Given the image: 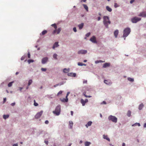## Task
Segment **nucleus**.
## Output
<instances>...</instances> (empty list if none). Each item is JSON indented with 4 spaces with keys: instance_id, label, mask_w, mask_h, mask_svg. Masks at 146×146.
I'll return each instance as SVG.
<instances>
[{
    "instance_id": "nucleus-1",
    "label": "nucleus",
    "mask_w": 146,
    "mask_h": 146,
    "mask_svg": "<svg viewBox=\"0 0 146 146\" xmlns=\"http://www.w3.org/2000/svg\"><path fill=\"white\" fill-rule=\"evenodd\" d=\"M103 22L104 25L107 28H108V25L111 23L109 17L107 16H104L103 17Z\"/></svg>"
},
{
    "instance_id": "nucleus-2",
    "label": "nucleus",
    "mask_w": 146,
    "mask_h": 146,
    "mask_svg": "<svg viewBox=\"0 0 146 146\" xmlns=\"http://www.w3.org/2000/svg\"><path fill=\"white\" fill-rule=\"evenodd\" d=\"M51 26L53 27L55 29L52 33L54 35L56 33L57 34H58L60 33L61 30V28H58L57 29V26L56 24H52Z\"/></svg>"
},
{
    "instance_id": "nucleus-3",
    "label": "nucleus",
    "mask_w": 146,
    "mask_h": 146,
    "mask_svg": "<svg viewBox=\"0 0 146 146\" xmlns=\"http://www.w3.org/2000/svg\"><path fill=\"white\" fill-rule=\"evenodd\" d=\"M130 32V29L129 28H127L124 30L123 37L125 38L124 39V40H125V37L128 36Z\"/></svg>"
},
{
    "instance_id": "nucleus-4",
    "label": "nucleus",
    "mask_w": 146,
    "mask_h": 146,
    "mask_svg": "<svg viewBox=\"0 0 146 146\" xmlns=\"http://www.w3.org/2000/svg\"><path fill=\"white\" fill-rule=\"evenodd\" d=\"M60 105H58L56 107L55 110L53 111V113L56 115H58L60 113Z\"/></svg>"
},
{
    "instance_id": "nucleus-5",
    "label": "nucleus",
    "mask_w": 146,
    "mask_h": 146,
    "mask_svg": "<svg viewBox=\"0 0 146 146\" xmlns=\"http://www.w3.org/2000/svg\"><path fill=\"white\" fill-rule=\"evenodd\" d=\"M141 19V18H139L137 17H135L131 19V21L133 23H136L140 21Z\"/></svg>"
},
{
    "instance_id": "nucleus-6",
    "label": "nucleus",
    "mask_w": 146,
    "mask_h": 146,
    "mask_svg": "<svg viewBox=\"0 0 146 146\" xmlns=\"http://www.w3.org/2000/svg\"><path fill=\"white\" fill-rule=\"evenodd\" d=\"M108 119L109 120H111L115 123H116L117 121V118L115 116L111 115H110L108 117Z\"/></svg>"
},
{
    "instance_id": "nucleus-7",
    "label": "nucleus",
    "mask_w": 146,
    "mask_h": 146,
    "mask_svg": "<svg viewBox=\"0 0 146 146\" xmlns=\"http://www.w3.org/2000/svg\"><path fill=\"white\" fill-rule=\"evenodd\" d=\"M43 111H41L40 112L36 114L35 115V117L36 119H38L41 116L42 113H43Z\"/></svg>"
},
{
    "instance_id": "nucleus-8",
    "label": "nucleus",
    "mask_w": 146,
    "mask_h": 146,
    "mask_svg": "<svg viewBox=\"0 0 146 146\" xmlns=\"http://www.w3.org/2000/svg\"><path fill=\"white\" fill-rule=\"evenodd\" d=\"M90 40L93 43H97L96 37L94 36H93L92 37L90 38Z\"/></svg>"
},
{
    "instance_id": "nucleus-9",
    "label": "nucleus",
    "mask_w": 146,
    "mask_h": 146,
    "mask_svg": "<svg viewBox=\"0 0 146 146\" xmlns=\"http://www.w3.org/2000/svg\"><path fill=\"white\" fill-rule=\"evenodd\" d=\"M87 52V51L86 50H80L78 52V54H85Z\"/></svg>"
},
{
    "instance_id": "nucleus-10",
    "label": "nucleus",
    "mask_w": 146,
    "mask_h": 146,
    "mask_svg": "<svg viewBox=\"0 0 146 146\" xmlns=\"http://www.w3.org/2000/svg\"><path fill=\"white\" fill-rule=\"evenodd\" d=\"M48 60V58L47 57H45L43 58L42 60V64L46 63Z\"/></svg>"
},
{
    "instance_id": "nucleus-11",
    "label": "nucleus",
    "mask_w": 146,
    "mask_h": 146,
    "mask_svg": "<svg viewBox=\"0 0 146 146\" xmlns=\"http://www.w3.org/2000/svg\"><path fill=\"white\" fill-rule=\"evenodd\" d=\"M139 16H141L143 17H146V13L145 12H143L140 13L139 15Z\"/></svg>"
},
{
    "instance_id": "nucleus-12",
    "label": "nucleus",
    "mask_w": 146,
    "mask_h": 146,
    "mask_svg": "<svg viewBox=\"0 0 146 146\" xmlns=\"http://www.w3.org/2000/svg\"><path fill=\"white\" fill-rule=\"evenodd\" d=\"M110 66V64L108 63H104L103 65V67L104 68L109 67Z\"/></svg>"
},
{
    "instance_id": "nucleus-13",
    "label": "nucleus",
    "mask_w": 146,
    "mask_h": 146,
    "mask_svg": "<svg viewBox=\"0 0 146 146\" xmlns=\"http://www.w3.org/2000/svg\"><path fill=\"white\" fill-rule=\"evenodd\" d=\"M119 31L118 30H116L114 32V35L115 36V38H117L118 35V34Z\"/></svg>"
},
{
    "instance_id": "nucleus-14",
    "label": "nucleus",
    "mask_w": 146,
    "mask_h": 146,
    "mask_svg": "<svg viewBox=\"0 0 146 146\" xmlns=\"http://www.w3.org/2000/svg\"><path fill=\"white\" fill-rule=\"evenodd\" d=\"M104 82L107 85H110L111 84V82L110 81L108 80H104Z\"/></svg>"
},
{
    "instance_id": "nucleus-15",
    "label": "nucleus",
    "mask_w": 146,
    "mask_h": 146,
    "mask_svg": "<svg viewBox=\"0 0 146 146\" xmlns=\"http://www.w3.org/2000/svg\"><path fill=\"white\" fill-rule=\"evenodd\" d=\"M59 45L58 44V42H56L54 44L53 46L52 47V48L54 49L55 48L57 47Z\"/></svg>"
},
{
    "instance_id": "nucleus-16",
    "label": "nucleus",
    "mask_w": 146,
    "mask_h": 146,
    "mask_svg": "<svg viewBox=\"0 0 146 146\" xmlns=\"http://www.w3.org/2000/svg\"><path fill=\"white\" fill-rule=\"evenodd\" d=\"M103 138L104 139H106L108 141H110V139L108 137L107 135H103Z\"/></svg>"
},
{
    "instance_id": "nucleus-17",
    "label": "nucleus",
    "mask_w": 146,
    "mask_h": 146,
    "mask_svg": "<svg viewBox=\"0 0 146 146\" xmlns=\"http://www.w3.org/2000/svg\"><path fill=\"white\" fill-rule=\"evenodd\" d=\"M61 101L63 102H67L68 101V98H63V99H60Z\"/></svg>"
},
{
    "instance_id": "nucleus-18",
    "label": "nucleus",
    "mask_w": 146,
    "mask_h": 146,
    "mask_svg": "<svg viewBox=\"0 0 146 146\" xmlns=\"http://www.w3.org/2000/svg\"><path fill=\"white\" fill-rule=\"evenodd\" d=\"M106 9L108 11L110 12H111L112 11L111 9L108 6H106Z\"/></svg>"
},
{
    "instance_id": "nucleus-19",
    "label": "nucleus",
    "mask_w": 146,
    "mask_h": 146,
    "mask_svg": "<svg viewBox=\"0 0 146 146\" xmlns=\"http://www.w3.org/2000/svg\"><path fill=\"white\" fill-rule=\"evenodd\" d=\"M92 123V122L91 121H89L88 122V123L86 125V126L87 127L88 126H90Z\"/></svg>"
},
{
    "instance_id": "nucleus-20",
    "label": "nucleus",
    "mask_w": 146,
    "mask_h": 146,
    "mask_svg": "<svg viewBox=\"0 0 146 146\" xmlns=\"http://www.w3.org/2000/svg\"><path fill=\"white\" fill-rule=\"evenodd\" d=\"M84 26V23H82L80 24H79L78 25V27H79V29H82L83 27Z\"/></svg>"
},
{
    "instance_id": "nucleus-21",
    "label": "nucleus",
    "mask_w": 146,
    "mask_h": 146,
    "mask_svg": "<svg viewBox=\"0 0 146 146\" xmlns=\"http://www.w3.org/2000/svg\"><path fill=\"white\" fill-rule=\"evenodd\" d=\"M84 8L86 9L87 11H88V7L85 4H83V5Z\"/></svg>"
},
{
    "instance_id": "nucleus-22",
    "label": "nucleus",
    "mask_w": 146,
    "mask_h": 146,
    "mask_svg": "<svg viewBox=\"0 0 146 146\" xmlns=\"http://www.w3.org/2000/svg\"><path fill=\"white\" fill-rule=\"evenodd\" d=\"M9 115H3V117L4 119H6L8 118L9 117Z\"/></svg>"
},
{
    "instance_id": "nucleus-23",
    "label": "nucleus",
    "mask_w": 146,
    "mask_h": 146,
    "mask_svg": "<svg viewBox=\"0 0 146 146\" xmlns=\"http://www.w3.org/2000/svg\"><path fill=\"white\" fill-rule=\"evenodd\" d=\"M91 143L90 142L86 141L85 143V145L86 146H88Z\"/></svg>"
},
{
    "instance_id": "nucleus-24",
    "label": "nucleus",
    "mask_w": 146,
    "mask_h": 146,
    "mask_svg": "<svg viewBox=\"0 0 146 146\" xmlns=\"http://www.w3.org/2000/svg\"><path fill=\"white\" fill-rule=\"evenodd\" d=\"M81 103L82 104L83 106H84L85 103H86V102H85L84 100L83 99H81Z\"/></svg>"
},
{
    "instance_id": "nucleus-25",
    "label": "nucleus",
    "mask_w": 146,
    "mask_h": 146,
    "mask_svg": "<svg viewBox=\"0 0 146 146\" xmlns=\"http://www.w3.org/2000/svg\"><path fill=\"white\" fill-rule=\"evenodd\" d=\"M143 107V105L142 104L139 106V110H141L142 109Z\"/></svg>"
},
{
    "instance_id": "nucleus-26",
    "label": "nucleus",
    "mask_w": 146,
    "mask_h": 146,
    "mask_svg": "<svg viewBox=\"0 0 146 146\" xmlns=\"http://www.w3.org/2000/svg\"><path fill=\"white\" fill-rule=\"evenodd\" d=\"M131 112L130 110H129L127 113V115L128 117H130L131 115Z\"/></svg>"
},
{
    "instance_id": "nucleus-27",
    "label": "nucleus",
    "mask_w": 146,
    "mask_h": 146,
    "mask_svg": "<svg viewBox=\"0 0 146 146\" xmlns=\"http://www.w3.org/2000/svg\"><path fill=\"white\" fill-rule=\"evenodd\" d=\"M73 125V122L72 121H69V125H70V126L71 128H72Z\"/></svg>"
},
{
    "instance_id": "nucleus-28",
    "label": "nucleus",
    "mask_w": 146,
    "mask_h": 146,
    "mask_svg": "<svg viewBox=\"0 0 146 146\" xmlns=\"http://www.w3.org/2000/svg\"><path fill=\"white\" fill-rule=\"evenodd\" d=\"M63 72L65 73H67L69 72V70L66 68H64L63 70Z\"/></svg>"
},
{
    "instance_id": "nucleus-29",
    "label": "nucleus",
    "mask_w": 146,
    "mask_h": 146,
    "mask_svg": "<svg viewBox=\"0 0 146 146\" xmlns=\"http://www.w3.org/2000/svg\"><path fill=\"white\" fill-rule=\"evenodd\" d=\"M68 75L69 76H72L75 77L76 76V74L75 73H71L68 74Z\"/></svg>"
},
{
    "instance_id": "nucleus-30",
    "label": "nucleus",
    "mask_w": 146,
    "mask_h": 146,
    "mask_svg": "<svg viewBox=\"0 0 146 146\" xmlns=\"http://www.w3.org/2000/svg\"><path fill=\"white\" fill-rule=\"evenodd\" d=\"M47 33V31L46 30H44L42 31V35H44L46 34Z\"/></svg>"
},
{
    "instance_id": "nucleus-31",
    "label": "nucleus",
    "mask_w": 146,
    "mask_h": 146,
    "mask_svg": "<svg viewBox=\"0 0 146 146\" xmlns=\"http://www.w3.org/2000/svg\"><path fill=\"white\" fill-rule=\"evenodd\" d=\"M13 82H14L13 81L11 82H9L8 84V86L9 87H10L12 85V84L13 83Z\"/></svg>"
},
{
    "instance_id": "nucleus-32",
    "label": "nucleus",
    "mask_w": 146,
    "mask_h": 146,
    "mask_svg": "<svg viewBox=\"0 0 146 146\" xmlns=\"http://www.w3.org/2000/svg\"><path fill=\"white\" fill-rule=\"evenodd\" d=\"M127 79L129 81L131 82H133L134 81V79L132 78H128Z\"/></svg>"
},
{
    "instance_id": "nucleus-33",
    "label": "nucleus",
    "mask_w": 146,
    "mask_h": 146,
    "mask_svg": "<svg viewBox=\"0 0 146 146\" xmlns=\"http://www.w3.org/2000/svg\"><path fill=\"white\" fill-rule=\"evenodd\" d=\"M57 54H55L53 55V57L55 59H57Z\"/></svg>"
},
{
    "instance_id": "nucleus-34",
    "label": "nucleus",
    "mask_w": 146,
    "mask_h": 146,
    "mask_svg": "<svg viewBox=\"0 0 146 146\" xmlns=\"http://www.w3.org/2000/svg\"><path fill=\"white\" fill-rule=\"evenodd\" d=\"M34 105L35 106H38V104L36 102L35 100H34Z\"/></svg>"
},
{
    "instance_id": "nucleus-35",
    "label": "nucleus",
    "mask_w": 146,
    "mask_h": 146,
    "mask_svg": "<svg viewBox=\"0 0 146 146\" xmlns=\"http://www.w3.org/2000/svg\"><path fill=\"white\" fill-rule=\"evenodd\" d=\"M32 82H33L32 80H29L28 84L29 86L31 84V83Z\"/></svg>"
},
{
    "instance_id": "nucleus-36",
    "label": "nucleus",
    "mask_w": 146,
    "mask_h": 146,
    "mask_svg": "<svg viewBox=\"0 0 146 146\" xmlns=\"http://www.w3.org/2000/svg\"><path fill=\"white\" fill-rule=\"evenodd\" d=\"M33 62L34 60H28V62L29 64L31 62Z\"/></svg>"
},
{
    "instance_id": "nucleus-37",
    "label": "nucleus",
    "mask_w": 146,
    "mask_h": 146,
    "mask_svg": "<svg viewBox=\"0 0 146 146\" xmlns=\"http://www.w3.org/2000/svg\"><path fill=\"white\" fill-rule=\"evenodd\" d=\"M114 7L115 8H117L119 7V5H118L117 3H114Z\"/></svg>"
},
{
    "instance_id": "nucleus-38",
    "label": "nucleus",
    "mask_w": 146,
    "mask_h": 146,
    "mask_svg": "<svg viewBox=\"0 0 146 146\" xmlns=\"http://www.w3.org/2000/svg\"><path fill=\"white\" fill-rule=\"evenodd\" d=\"M25 58V56L24 55L21 58V60H24Z\"/></svg>"
},
{
    "instance_id": "nucleus-39",
    "label": "nucleus",
    "mask_w": 146,
    "mask_h": 146,
    "mask_svg": "<svg viewBox=\"0 0 146 146\" xmlns=\"http://www.w3.org/2000/svg\"><path fill=\"white\" fill-rule=\"evenodd\" d=\"M41 70L42 71H45L46 70V69L45 68H42L41 69Z\"/></svg>"
},
{
    "instance_id": "nucleus-40",
    "label": "nucleus",
    "mask_w": 146,
    "mask_h": 146,
    "mask_svg": "<svg viewBox=\"0 0 146 146\" xmlns=\"http://www.w3.org/2000/svg\"><path fill=\"white\" fill-rule=\"evenodd\" d=\"M62 91H59L57 94V96H59V95L62 94Z\"/></svg>"
},
{
    "instance_id": "nucleus-41",
    "label": "nucleus",
    "mask_w": 146,
    "mask_h": 146,
    "mask_svg": "<svg viewBox=\"0 0 146 146\" xmlns=\"http://www.w3.org/2000/svg\"><path fill=\"white\" fill-rule=\"evenodd\" d=\"M83 81V84H87V81L85 80H84Z\"/></svg>"
},
{
    "instance_id": "nucleus-42",
    "label": "nucleus",
    "mask_w": 146,
    "mask_h": 146,
    "mask_svg": "<svg viewBox=\"0 0 146 146\" xmlns=\"http://www.w3.org/2000/svg\"><path fill=\"white\" fill-rule=\"evenodd\" d=\"M90 34V33H88L86 34V37H88L89 36Z\"/></svg>"
},
{
    "instance_id": "nucleus-43",
    "label": "nucleus",
    "mask_w": 146,
    "mask_h": 146,
    "mask_svg": "<svg viewBox=\"0 0 146 146\" xmlns=\"http://www.w3.org/2000/svg\"><path fill=\"white\" fill-rule=\"evenodd\" d=\"M83 94H84V95L86 97L90 98L91 97V96H87L85 94H84V93H83Z\"/></svg>"
},
{
    "instance_id": "nucleus-44",
    "label": "nucleus",
    "mask_w": 146,
    "mask_h": 146,
    "mask_svg": "<svg viewBox=\"0 0 146 146\" xmlns=\"http://www.w3.org/2000/svg\"><path fill=\"white\" fill-rule=\"evenodd\" d=\"M78 65L80 66H82L83 64L81 62H78Z\"/></svg>"
},
{
    "instance_id": "nucleus-45",
    "label": "nucleus",
    "mask_w": 146,
    "mask_h": 146,
    "mask_svg": "<svg viewBox=\"0 0 146 146\" xmlns=\"http://www.w3.org/2000/svg\"><path fill=\"white\" fill-rule=\"evenodd\" d=\"M30 52H28V58H30Z\"/></svg>"
},
{
    "instance_id": "nucleus-46",
    "label": "nucleus",
    "mask_w": 146,
    "mask_h": 146,
    "mask_svg": "<svg viewBox=\"0 0 146 146\" xmlns=\"http://www.w3.org/2000/svg\"><path fill=\"white\" fill-rule=\"evenodd\" d=\"M6 101V98H3V103L4 104V103Z\"/></svg>"
},
{
    "instance_id": "nucleus-47",
    "label": "nucleus",
    "mask_w": 146,
    "mask_h": 146,
    "mask_svg": "<svg viewBox=\"0 0 146 146\" xmlns=\"http://www.w3.org/2000/svg\"><path fill=\"white\" fill-rule=\"evenodd\" d=\"M73 30L75 32H76L77 31L76 29V27H74L73 28Z\"/></svg>"
},
{
    "instance_id": "nucleus-48",
    "label": "nucleus",
    "mask_w": 146,
    "mask_h": 146,
    "mask_svg": "<svg viewBox=\"0 0 146 146\" xmlns=\"http://www.w3.org/2000/svg\"><path fill=\"white\" fill-rule=\"evenodd\" d=\"M45 123L46 124H48L49 123V122L48 121V120H46L45 122Z\"/></svg>"
},
{
    "instance_id": "nucleus-49",
    "label": "nucleus",
    "mask_w": 146,
    "mask_h": 146,
    "mask_svg": "<svg viewBox=\"0 0 146 146\" xmlns=\"http://www.w3.org/2000/svg\"><path fill=\"white\" fill-rule=\"evenodd\" d=\"M69 92H68L67 94H66V98H68V95H69Z\"/></svg>"
},
{
    "instance_id": "nucleus-50",
    "label": "nucleus",
    "mask_w": 146,
    "mask_h": 146,
    "mask_svg": "<svg viewBox=\"0 0 146 146\" xmlns=\"http://www.w3.org/2000/svg\"><path fill=\"white\" fill-rule=\"evenodd\" d=\"M134 0H131L130 1V3L131 4L133 2H134Z\"/></svg>"
},
{
    "instance_id": "nucleus-51",
    "label": "nucleus",
    "mask_w": 146,
    "mask_h": 146,
    "mask_svg": "<svg viewBox=\"0 0 146 146\" xmlns=\"http://www.w3.org/2000/svg\"><path fill=\"white\" fill-rule=\"evenodd\" d=\"M15 103H12V104H11V105L12 106H14L15 105Z\"/></svg>"
},
{
    "instance_id": "nucleus-52",
    "label": "nucleus",
    "mask_w": 146,
    "mask_h": 146,
    "mask_svg": "<svg viewBox=\"0 0 146 146\" xmlns=\"http://www.w3.org/2000/svg\"><path fill=\"white\" fill-rule=\"evenodd\" d=\"M44 142L46 145H47L48 144V141H45Z\"/></svg>"
},
{
    "instance_id": "nucleus-53",
    "label": "nucleus",
    "mask_w": 146,
    "mask_h": 146,
    "mask_svg": "<svg viewBox=\"0 0 146 146\" xmlns=\"http://www.w3.org/2000/svg\"><path fill=\"white\" fill-rule=\"evenodd\" d=\"M102 104H106V102L105 101H104L102 102Z\"/></svg>"
},
{
    "instance_id": "nucleus-54",
    "label": "nucleus",
    "mask_w": 146,
    "mask_h": 146,
    "mask_svg": "<svg viewBox=\"0 0 146 146\" xmlns=\"http://www.w3.org/2000/svg\"><path fill=\"white\" fill-rule=\"evenodd\" d=\"M136 125H137V124H136V123L132 125V126H135Z\"/></svg>"
},
{
    "instance_id": "nucleus-55",
    "label": "nucleus",
    "mask_w": 146,
    "mask_h": 146,
    "mask_svg": "<svg viewBox=\"0 0 146 146\" xmlns=\"http://www.w3.org/2000/svg\"><path fill=\"white\" fill-rule=\"evenodd\" d=\"M101 19V17H99L98 18V21H100Z\"/></svg>"
},
{
    "instance_id": "nucleus-56",
    "label": "nucleus",
    "mask_w": 146,
    "mask_h": 146,
    "mask_svg": "<svg viewBox=\"0 0 146 146\" xmlns=\"http://www.w3.org/2000/svg\"><path fill=\"white\" fill-rule=\"evenodd\" d=\"M85 102L86 103L88 102V100L87 99H86L85 100H84Z\"/></svg>"
},
{
    "instance_id": "nucleus-57",
    "label": "nucleus",
    "mask_w": 146,
    "mask_h": 146,
    "mask_svg": "<svg viewBox=\"0 0 146 146\" xmlns=\"http://www.w3.org/2000/svg\"><path fill=\"white\" fill-rule=\"evenodd\" d=\"M18 145L17 144H15L13 145V146H18Z\"/></svg>"
},
{
    "instance_id": "nucleus-58",
    "label": "nucleus",
    "mask_w": 146,
    "mask_h": 146,
    "mask_svg": "<svg viewBox=\"0 0 146 146\" xmlns=\"http://www.w3.org/2000/svg\"><path fill=\"white\" fill-rule=\"evenodd\" d=\"M73 112L72 111H71V114L72 115H73Z\"/></svg>"
},
{
    "instance_id": "nucleus-59",
    "label": "nucleus",
    "mask_w": 146,
    "mask_h": 146,
    "mask_svg": "<svg viewBox=\"0 0 146 146\" xmlns=\"http://www.w3.org/2000/svg\"><path fill=\"white\" fill-rule=\"evenodd\" d=\"M136 124H137V125H138L139 126H140V123H136Z\"/></svg>"
},
{
    "instance_id": "nucleus-60",
    "label": "nucleus",
    "mask_w": 146,
    "mask_h": 146,
    "mask_svg": "<svg viewBox=\"0 0 146 146\" xmlns=\"http://www.w3.org/2000/svg\"><path fill=\"white\" fill-rule=\"evenodd\" d=\"M99 62H105L104 61H102V60H99Z\"/></svg>"
},
{
    "instance_id": "nucleus-61",
    "label": "nucleus",
    "mask_w": 146,
    "mask_h": 146,
    "mask_svg": "<svg viewBox=\"0 0 146 146\" xmlns=\"http://www.w3.org/2000/svg\"><path fill=\"white\" fill-rule=\"evenodd\" d=\"M144 127H146V123H145L144 124Z\"/></svg>"
},
{
    "instance_id": "nucleus-62",
    "label": "nucleus",
    "mask_w": 146,
    "mask_h": 146,
    "mask_svg": "<svg viewBox=\"0 0 146 146\" xmlns=\"http://www.w3.org/2000/svg\"><path fill=\"white\" fill-rule=\"evenodd\" d=\"M122 146H125V144L124 143H123Z\"/></svg>"
},
{
    "instance_id": "nucleus-63",
    "label": "nucleus",
    "mask_w": 146,
    "mask_h": 146,
    "mask_svg": "<svg viewBox=\"0 0 146 146\" xmlns=\"http://www.w3.org/2000/svg\"><path fill=\"white\" fill-rule=\"evenodd\" d=\"M58 85H59L58 84H56V85H54V87H56L57 86H58Z\"/></svg>"
},
{
    "instance_id": "nucleus-64",
    "label": "nucleus",
    "mask_w": 146,
    "mask_h": 146,
    "mask_svg": "<svg viewBox=\"0 0 146 146\" xmlns=\"http://www.w3.org/2000/svg\"><path fill=\"white\" fill-rule=\"evenodd\" d=\"M19 74V72H17L15 74H16V75H17V74Z\"/></svg>"
}]
</instances>
